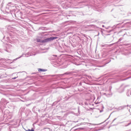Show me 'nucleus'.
<instances>
[{
    "instance_id": "39448f33",
    "label": "nucleus",
    "mask_w": 131,
    "mask_h": 131,
    "mask_svg": "<svg viewBox=\"0 0 131 131\" xmlns=\"http://www.w3.org/2000/svg\"><path fill=\"white\" fill-rule=\"evenodd\" d=\"M31 54L29 55L28 54H25V56L26 57H28L29 56H30Z\"/></svg>"
},
{
    "instance_id": "20e7f679",
    "label": "nucleus",
    "mask_w": 131,
    "mask_h": 131,
    "mask_svg": "<svg viewBox=\"0 0 131 131\" xmlns=\"http://www.w3.org/2000/svg\"><path fill=\"white\" fill-rule=\"evenodd\" d=\"M26 131H34V130L33 129H32L31 130H30V129H29L27 130H26Z\"/></svg>"
},
{
    "instance_id": "f03ea898",
    "label": "nucleus",
    "mask_w": 131,
    "mask_h": 131,
    "mask_svg": "<svg viewBox=\"0 0 131 131\" xmlns=\"http://www.w3.org/2000/svg\"><path fill=\"white\" fill-rule=\"evenodd\" d=\"M38 70L39 71H41L45 72L47 70H46L43 69H39Z\"/></svg>"
},
{
    "instance_id": "7ed1b4c3",
    "label": "nucleus",
    "mask_w": 131,
    "mask_h": 131,
    "mask_svg": "<svg viewBox=\"0 0 131 131\" xmlns=\"http://www.w3.org/2000/svg\"><path fill=\"white\" fill-rule=\"evenodd\" d=\"M12 47V46L11 45H7L6 47L7 49H9V48H11Z\"/></svg>"
},
{
    "instance_id": "f257e3e1",
    "label": "nucleus",
    "mask_w": 131,
    "mask_h": 131,
    "mask_svg": "<svg viewBox=\"0 0 131 131\" xmlns=\"http://www.w3.org/2000/svg\"><path fill=\"white\" fill-rule=\"evenodd\" d=\"M56 38H57L56 37H53L48 38L43 40H41L40 39H37V41L38 42L40 43L47 42L52 40L55 39H56Z\"/></svg>"
},
{
    "instance_id": "423d86ee",
    "label": "nucleus",
    "mask_w": 131,
    "mask_h": 131,
    "mask_svg": "<svg viewBox=\"0 0 131 131\" xmlns=\"http://www.w3.org/2000/svg\"><path fill=\"white\" fill-rule=\"evenodd\" d=\"M17 77H15L13 78H12V79H16Z\"/></svg>"
},
{
    "instance_id": "6e6552de",
    "label": "nucleus",
    "mask_w": 131,
    "mask_h": 131,
    "mask_svg": "<svg viewBox=\"0 0 131 131\" xmlns=\"http://www.w3.org/2000/svg\"><path fill=\"white\" fill-rule=\"evenodd\" d=\"M102 26H103V27H104V25H103Z\"/></svg>"
},
{
    "instance_id": "0eeeda50",
    "label": "nucleus",
    "mask_w": 131,
    "mask_h": 131,
    "mask_svg": "<svg viewBox=\"0 0 131 131\" xmlns=\"http://www.w3.org/2000/svg\"><path fill=\"white\" fill-rule=\"evenodd\" d=\"M20 58V57H19V58H16V59H15L14 60H13V61H14V60H15H15H16L17 59H18V58Z\"/></svg>"
},
{
    "instance_id": "1a4fd4ad",
    "label": "nucleus",
    "mask_w": 131,
    "mask_h": 131,
    "mask_svg": "<svg viewBox=\"0 0 131 131\" xmlns=\"http://www.w3.org/2000/svg\"><path fill=\"white\" fill-rule=\"evenodd\" d=\"M9 60V59H8L7 60Z\"/></svg>"
}]
</instances>
